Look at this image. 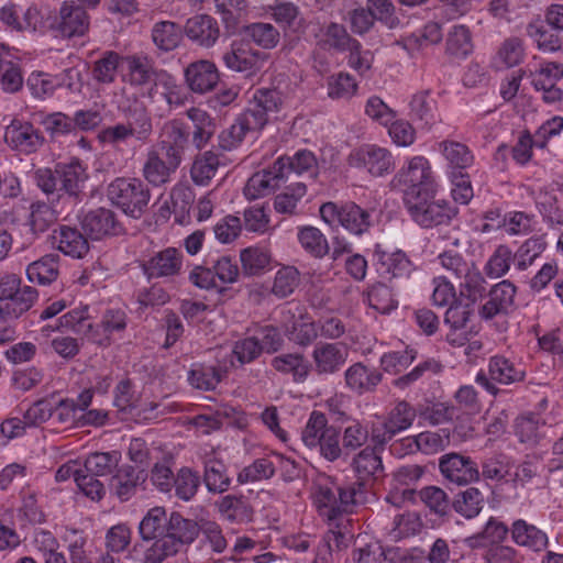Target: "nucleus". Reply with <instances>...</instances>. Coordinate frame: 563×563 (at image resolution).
<instances>
[{
	"label": "nucleus",
	"instance_id": "4be33fe9",
	"mask_svg": "<svg viewBox=\"0 0 563 563\" xmlns=\"http://www.w3.org/2000/svg\"><path fill=\"white\" fill-rule=\"evenodd\" d=\"M517 292L510 280H501L487 290L488 299L481 306L478 313L485 320H490L500 313H507L512 307Z\"/></svg>",
	"mask_w": 563,
	"mask_h": 563
},
{
	"label": "nucleus",
	"instance_id": "052dcab7",
	"mask_svg": "<svg viewBox=\"0 0 563 563\" xmlns=\"http://www.w3.org/2000/svg\"><path fill=\"white\" fill-rule=\"evenodd\" d=\"M297 236L301 247L313 257L322 258L328 254V241L318 228L311 225L299 228Z\"/></svg>",
	"mask_w": 563,
	"mask_h": 563
},
{
	"label": "nucleus",
	"instance_id": "8fccbe9b",
	"mask_svg": "<svg viewBox=\"0 0 563 563\" xmlns=\"http://www.w3.org/2000/svg\"><path fill=\"white\" fill-rule=\"evenodd\" d=\"M227 371L211 365H196L188 372V383L196 389L213 390L224 377Z\"/></svg>",
	"mask_w": 563,
	"mask_h": 563
},
{
	"label": "nucleus",
	"instance_id": "f257e3e1",
	"mask_svg": "<svg viewBox=\"0 0 563 563\" xmlns=\"http://www.w3.org/2000/svg\"><path fill=\"white\" fill-rule=\"evenodd\" d=\"M283 95L277 89H257L245 110L228 129L218 135V146L223 151L236 148L246 133L262 130L272 113L280 110Z\"/></svg>",
	"mask_w": 563,
	"mask_h": 563
},
{
	"label": "nucleus",
	"instance_id": "e2e57ef3",
	"mask_svg": "<svg viewBox=\"0 0 563 563\" xmlns=\"http://www.w3.org/2000/svg\"><path fill=\"white\" fill-rule=\"evenodd\" d=\"M124 56L117 52L108 51L93 63L92 77L99 84H112L115 81L119 65L122 64Z\"/></svg>",
	"mask_w": 563,
	"mask_h": 563
},
{
	"label": "nucleus",
	"instance_id": "a19ab883",
	"mask_svg": "<svg viewBox=\"0 0 563 563\" xmlns=\"http://www.w3.org/2000/svg\"><path fill=\"white\" fill-rule=\"evenodd\" d=\"M169 516L163 507H154L141 520L139 531L142 540L156 542L166 534Z\"/></svg>",
	"mask_w": 563,
	"mask_h": 563
},
{
	"label": "nucleus",
	"instance_id": "9b49d317",
	"mask_svg": "<svg viewBox=\"0 0 563 563\" xmlns=\"http://www.w3.org/2000/svg\"><path fill=\"white\" fill-rule=\"evenodd\" d=\"M146 96L162 118L169 115L174 108L183 106L186 99L181 86L165 70H161L157 75Z\"/></svg>",
	"mask_w": 563,
	"mask_h": 563
},
{
	"label": "nucleus",
	"instance_id": "dca6fc26",
	"mask_svg": "<svg viewBox=\"0 0 563 563\" xmlns=\"http://www.w3.org/2000/svg\"><path fill=\"white\" fill-rule=\"evenodd\" d=\"M190 131L186 123L174 119L166 121L161 130V137L157 143L163 155L181 165L185 153L189 147Z\"/></svg>",
	"mask_w": 563,
	"mask_h": 563
},
{
	"label": "nucleus",
	"instance_id": "0e129e2a",
	"mask_svg": "<svg viewBox=\"0 0 563 563\" xmlns=\"http://www.w3.org/2000/svg\"><path fill=\"white\" fill-rule=\"evenodd\" d=\"M415 418V408L406 400H400L388 412L384 422L386 423L389 433L398 434L399 432L409 429L412 426Z\"/></svg>",
	"mask_w": 563,
	"mask_h": 563
},
{
	"label": "nucleus",
	"instance_id": "9d476101",
	"mask_svg": "<svg viewBox=\"0 0 563 563\" xmlns=\"http://www.w3.org/2000/svg\"><path fill=\"white\" fill-rule=\"evenodd\" d=\"M268 55L253 47L249 40H234L230 49L223 53L222 62L232 71L245 77L258 74L267 62Z\"/></svg>",
	"mask_w": 563,
	"mask_h": 563
},
{
	"label": "nucleus",
	"instance_id": "6e6552de",
	"mask_svg": "<svg viewBox=\"0 0 563 563\" xmlns=\"http://www.w3.org/2000/svg\"><path fill=\"white\" fill-rule=\"evenodd\" d=\"M393 184L401 188L404 203L415 198L435 192L429 161L423 156L411 158L394 177Z\"/></svg>",
	"mask_w": 563,
	"mask_h": 563
},
{
	"label": "nucleus",
	"instance_id": "c03bdc74",
	"mask_svg": "<svg viewBox=\"0 0 563 563\" xmlns=\"http://www.w3.org/2000/svg\"><path fill=\"white\" fill-rule=\"evenodd\" d=\"M216 505L221 517L229 522L242 523L252 519L253 509L243 497L227 495Z\"/></svg>",
	"mask_w": 563,
	"mask_h": 563
},
{
	"label": "nucleus",
	"instance_id": "09e8293b",
	"mask_svg": "<svg viewBox=\"0 0 563 563\" xmlns=\"http://www.w3.org/2000/svg\"><path fill=\"white\" fill-rule=\"evenodd\" d=\"M484 495L476 487H468L457 493L452 500V508L465 519H473L484 507Z\"/></svg>",
	"mask_w": 563,
	"mask_h": 563
},
{
	"label": "nucleus",
	"instance_id": "0eeeda50",
	"mask_svg": "<svg viewBox=\"0 0 563 563\" xmlns=\"http://www.w3.org/2000/svg\"><path fill=\"white\" fill-rule=\"evenodd\" d=\"M434 194L409 199L405 207L418 225L431 229L440 225H449L457 214V209L449 201L434 199Z\"/></svg>",
	"mask_w": 563,
	"mask_h": 563
},
{
	"label": "nucleus",
	"instance_id": "5701e85b",
	"mask_svg": "<svg viewBox=\"0 0 563 563\" xmlns=\"http://www.w3.org/2000/svg\"><path fill=\"white\" fill-rule=\"evenodd\" d=\"M180 165L169 159L158 150H151L146 154L142 167V176L153 187H162L172 180V176Z\"/></svg>",
	"mask_w": 563,
	"mask_h": 563
},
{
	"label": "nucleus",
	"instance_id": "473e14b6",
	"mask_svg": "<svg viewBox=\"0 0 563 563\" xmlns=\"http://www.w3.org/2000/svg\"><path fill=\"white\" fill-rule=\"evenodd\" d=\"M271 366L283 375H291L295 383H303L308 378L312 364L302 353H282L271 360Z\"/></svg>",
	"mask_w": 563,
	"mask_h": 563
},
{
	"label": "nucleus",
	"instance_id": "37998d69",
	"mask_svg": "<svg viewBox=\"0 0 563 563\" xmlns=\"http://www.w3.org/2000/svg\"><path fill=\"white\" fill-rule=\"evenodd\" d=\"M220 165L219 154L213 151L199 153L192 163L190 177L198 186H207L216 176Z\"/></svg>",
	"mask_w": 563,
	"mask_h": 563
},
{
	"label": "nucleus",
	"instance_id": "412c9836",
	"mask_svg": "<svg viewBox=\"0 0 563 563\" xmlns=\"http://www.w3.org/2000/svg\"><path fill=\"white\" fill-rule=\"evenodd\" d=\"M84 232L92 240L119 235L123 231L117 214L106 208H98L87 212L81 220Z\"/></svg>",
	"mask_w": 563,
	"mask_h": 563
},
{
	"label": "nucleus",
	"instance_id": "423d86ee",
	"mask_svg": "<svg viewBox=\"0 0 563 563\" xmlns=\"http://www.w3.org/2000/svg\"><path fill=\"white\" fill-rule=\"evenodd\" d=\"M37 290L31 286H21L16 275H7L0 279V321L16 320L29 311L37 299Z\"/></svg>",
	"mask_w": 563,
	"mask_h": 563
},
{
	"label": "nucleus",
	"instance_id": "7c9ffc66",
	"mask_svg": "<svg viewBox=\"0 0 563 563\" xmlns=\"http://www.w3.org/2000/svg\"><path fill=\"white\" fill-rule=\"evenodd\" d=\"M510 537L515 544L540 553L549 545L548 534L525 519H517L510 527Z\"/></svg>",
	"mask_w": 563,
	"mask_h": 563
},
{
	"label": "nucleus",
	"instance_id": "4d7b16f0",
	"mask_svg": "<svg viewBox=\"0 0 563 563\" xmlns=\"http://www.w3.org/2000/svg\"><path fill=\"white\" fill-rule=\"evenodd\" d=\"M353 466L358 475L357 481L365 483L367 478H378L384 466L380 456L371 448L363 449L354 459Z\"/></svg>",
	"mask_w": 563,
	"mask_h": 563
},
{
	"label": "nucleus",
	"instance_id": "680f3d73",
	"mask_svg": "<svg viewBox=\"0 0 563 563\" xmlns=\"http://www.w3.org/2000/svg\"><path fill=\"white\" fill-rule=\"evenodd\" d=\"M26 276L30 282L40 285H49L58 276V263L55 255H45L38 261L31 263L26 268Z\"/></svg>",
	"mask_w": 563,
	"mask_h": 563
},
{
	"label": "nucleus",
	"instance_id": "338daca9",
	"mask_svg": "<svg viewBox=\"0 0 563 563\" xmlns=\"http://www.w3.org/2000/svg\"><path fill=\"white\" fill-rule=\"evenodd\" d=\"M330 427L324 413L316 410L312 411L301 431L303 444L309 449H317L318 444H320V439H322Z\"/></svg>",
	"mask_w": 563,
	"mask_h": 563
},
{
	"label": "nucleus",
	"instance_id": "13d9d810",
	"mask_svg": "<svg viewBox=\"0 0 563 563\" xmlns=\"http://www.w3.org/2000/svg\"><path fill=\"white\" fill-rule=\"evenodd\" d=\"M525 58L523 41L512 36L506 38L499 46L494 63L498 68H510L519 65Z\"/></svg>",
	"mask_w": 563,
	"mask_h": 563
},
{
	"label": "nucleus",
	"instance_id": "a18cd8bd",
	"mask_svg": "<svg viewBox=\"0 0 563 563\" xmlns=\"http://www.w3.org/2000/svg\"><path fill=\"white\" fill-rule=\"evenodd\" d=\"M439 147L448 162L450 172L466 173L474 161V156L470 148L456 141H442Z\"/></svg>",
	"mask_w": 563,
	"mask_h": 563
},
{
	"label": "nucleus",
	"instance_id": "c9c22d12",
	"mask_svg": "<svg viewBox=\"0 0 563 563\" xmlns=\"http://www.w3.org/2000/svg\"><path fill=\"white\" fill-rule=\"evenodd\" d=\"M53 240L60 252L74 258H81L89 251L87 238L76 228L60 225L54 231Z\"/></svg>",
	"mask_w": 563,
	"mask_h": 563
},
{
	"label": "nucleus",
	"instance_id": "20e7f679",
	"mask_svg": "<svg viewBox=\"0 0 563 563\" xmlns=\"http://www.w3.org/2000/svg\"><path fill=\"white\" fill-rule=\"evenodd\" d=\"M107 196L112 205L134 219L145 213L151 200L148 186L140 178H115L109 184Z\"/></svg>",
	"mask_w": 563,
	"mask_h": 563
},
{
	"label": "nucleus",
	"instance_id": "393cba45",
	"mask_svg": "<svg viewBox=\"0 0 563 563\" xmlns=\"http://www.w3.org/2000/svg\"><path fill=\"white\" fill-rule=\"evenodd\" d=\"M184 33L198 46L210 48L220 37V27L211 15L197 14L187 20Z\"/></svg>",
	"mask_w": 563,
	"mask_h": 563
},
{
	"label": "nucleus",
	"instance_id": "f8f14e48",
	"mask_svg": "<svg viewBox=\"0 0 563 563\" xmlns=\"http://www.w3.org/2000/svg\"><path fill=\"white\" fill-rule=\"evenodd\" d=\"M129 324V316L123 308H107L100 322L88 324L85 336L98 346H110L115 338H122Z\"/></svg>",
	"mask_w": 563,
	"mask_h": 563
},
{
	"label": "nucleus",
	"instance_id": "f704fd0d",
	"mask_svg": "<svg viewBox=\"0 0 563 563\" xmlns=\"http://www.w3.org/2000/svg\"><path fill=\"white\" fill-rule=\"evenodd\" d=\"M187 118L192 122L191 143L197 151H202L212 140L217 131L216 119L207 111L199 108H190L186 112Z\"/></svg>",
	"mask_w": 563,
	"mask_h": 563
},
{
	"label": "nucleus",
	"instance_id": "69168bd1",
	"mask_svg": "<svg viewBox=\"0 0 563 563\" xmlns=\"http://www.w3.org/2000/svg\"><path fill=\"white\" fill-rule=\"evenodd\" d=\"M446 53L464 58L473 51L472 35L467 26L453 25L446 37Z\"/></svg>",
	"mask_w": 563,
	"mask_h": 563
},
{
	"label": "nucleus",
	"instance_id": "2eb2a0df",
	"mask_svg": "<svg viewBox=\"0 0 563 563\" xmlns=\"http://www.w3.org/2000/svg\"><path fill=\"white\" fill-rule=\"evenodd\" d=\"M4 142L12 151L31 155L42 148L45 144V137L33 123L14 119L5 128Z\"/></svg>",
	"mask_w": 563,
	"mask_h": 563
},
{
	"label": "nucleus",
	"instance_id": "58836bf2",
	"mask_svg": "<svg viewBox=\"0 0 563 563\" xmlns=\"http://www.w3.org/2000/svg\"><path fill=\"white\" fill-rule=\"evenodd\" d=\"M338 487L333 481L318 484L313 493V504L316 505L320 516L324 517L329 522L340 518V508L338 503Z\"/></svg>",
	"mask_w": 563,
	"mask_h": 563
},
{
	"label": "nucleus",
	"instance_id": "603ef678",
	"mask_svg": "<svg viewBox=\"0 0 563 563\" xmlns=\"http://www.w3.org/2000/svg\"><path fill=\"white\" fill-rule=\"evenodd\" d=\"M201 485V475L198 471L183 466L175 475V496L183 501H190L198 493Z\"/></svg>",
	"mask_w": 563,
	"mask_h": 563
},
{
	"label": "nucleus",
	"instance_id": "49530a36",
	"mask_svg": "<svg viewBox=\"0 0 563 563\" xmlns=\"http://www.w3.org/2000/svg\"><path fill=\"white\" fill-rule=\"evenodd\" d=\"M357 42L346 30L338 22H330L323 29V38L320 41L322 48L336 53H345Z\"/></svg>",
	"mask_w": 563,
	"mask_h": 563
},
{
	"label": "nucleus",
	"instance_id": "1a4fd4ad",
	"mask_svg": "<svg viewBox=\"0 0 563 563\" xmlns=\"http://www.w3.org/2000/svg\"><path fill=\"white\" fill-rule=\"evenodd\" d=\"M320 216L330 225H342L346 231L355 235H362L372 225V213L354 202L338 206L334 202H325L320 207Z\"/></svg>",
	"mask_w": 563,
	"mask_h": 563
},
{
	"label": "nucleus",
	"instance_id": "6ab92c4d",
	"mask_svg": "<svg viewBox=\"0 0 563 563\" xmlns=\"http://www.w3.org/2000/svg\"><path fill=\"white\" fill-rule=\"evenodd\" d=\"M183 267V254L175 247H166L143 261L141 268L148 280L178 275Z\"/></svg>",
	"mask_w": 563,
	"mask_h": 563
},
{
	"label": "nucleus",
	"instance_id": "6e6d98bb",
	"mask_svg": "<svg viewBox=\"0 0 563 563\" xmlns=\"http://www.w3.org/2000/svg\"><path fill=\"white\" fill-rule=\"evenodd\" d=\"M338 487V503L340 508V517L343 514L353 511L354 506L364 503L366 486L362 481L346 482L339 484Z\"/></svg>",
	"mask_w": 563,
	"mask_h": 563
},
{
	"label": "nucleus",
	"instance_id": "4468645a",
	"mask_svg": "<svg viewBox=\"0 0 563 563\" xmlns=\"http://www.w3.org/2000/svg\"><path fill=\"white\" fill-rule=\"evenodd\" d=\"M349 165L365 168L372 176L382 177L395 168L391 153L384 147L367 144L353 150L347 158Z\"/></svg>",
	"mask_w": 563,
	"mask_h": 563
},
{
	"label": "nucleus",
	"instance_id": "c756f323",
	"mask_svg": "<svg viewBox=\"0 0 563 563\" xmlns=\"http://www.w3.org/2000/svg\"><path fill=\"white\" fill-rule=\"evenodd\" d=\"M353 533L347 529L346 525H335L330 528L323 539L314 548V558L312 563H332V551L345 550Z\"/></svg>",
	"mask_w": 563,
	"mask_h": 563
},
{
	"label": "nucleus",
	"instance_id": "79ce46f5",
	"mask_svg": "<svg viewBox=\"0 0 563 563\" xmlns=\"http://www.w3.org/2000/svg\"><path fill=\"white\" fill-rule=\"evenodd\" d=\"M184 29L173 21H159L152 27V41L162 52H170L179 46Z\"/></svg>",
	"mask_w": 563,
	"mask_h": 563
},
{
	"label": "nucleus",
	"instance_id": "5fc2aeb1",
	"mask_svg": "<svg viewBox=\"0 0 563 563\" xmlns=\"http://www.w3.org/2000/svg\"><path fill=\"white\" fill-rule=\"evenodd\" d=\"M244 35L263 49L275 48L280 41L279 31L271 23L254 22L244 27Z\"/></svg>",
	"mask_w": 563,
	"mask_h": 563
},
{
	"label": "nucleus",
	"instance_id": "bb28decb",
	"mask_svg": "<svg viewBox=\"0 0 563 563\" xmlns=\"http://www.w3.org/2000/svg\"><path fill=\"white\" fill-rule=\"evenodd\" d=\"M147 478L145 470L124 464L117 467L115 474L110 478L109 487L121 501H128L136 494Z\"/></svg>",
	"mask_w": 563,
	"mask_h": 563
},
{
	"label": "nucleus",
	"instance_id": "ea45409f",
	"mask_svg": "<svg viewBox=\"0 0 563 563\" xmlns=\"http://www.w3.org/2000/svg\"><path fill=\"white\" fill-rule=\"evenodd\" d=\"M275 163L280 167L282 164L285 165L280 170L286 181L292 174L299 176L308 173L310 177H316L317 175V159L313 153L307 150L298 151L292 157L282 156Z\"/></svg>",
	"mask_w": 563,
	"mask_h": 563
},
{
	"label": "nucleus",
	"instance_id": "39448f33",
	"mask_svg": "<svg viewBox=\"0 0 563 563\" xmlns=\"http://www.w3.org/2000/svg\"><path fill=\"white\" fill-rule=\"evenodd\" d=\"M526 378V365L520 360L496 354L488 360L487 374L481 371L475 382L496 397L503 391L497 384L517 385L523 383Z\"/></svg>",
	"mask_w": 563,
	"mask_h": 563
},
{
	"label": "nucleus",
	"instance_id": "774afa93",
	"mask_svg": "<svg viewBox=\"0 0 563 563\" xmlns=\"http://www.w3.org/2000/svg\"><path fill=\"white\" fill-rule=\"evenodd\" d=\"M352 560L354 563H383L386 560V554L378 541L363 542L356 540L352 551Z\"/></svg>",
	"mask_w": 563,
	"mask_h": 563
},
{
	"label": "nucleus",
	"instance_id": "aec40b11",
	"mask_svg": "<svg viewBox=\"0 0 563 563\" xmlns=\"http://www.w3.org/2000/svg\"><path fill=\"white\" fill-rule=\"evenodd\" d=\"M184 77L189 90L197 95H205L214 90L220 81L217 65L208 59L190 63L184 70Z\"/></svg>",
	"mask_w": 563,
	"mask_h": 563
},
{
	"label": "nucleus",
	"instance_id": "a878e982",
	"mask_svg": "<svg viewBox=\"0 0 563 563\" xmlns=\"http://www.w3.org/2000/svg\"><path fill=\"white\" fill-rule=\"evenodd\" d=\"M408 106L410 120L420 129L430 130L441 120L437 101L429 89L413 93Z\"/></svg>",
	"mask_w": 563,
	"mask_h": 563
},
{
	"label": "nucleus",
	"instance_id": "de8ad7c7",
	"mask_svg": "<svg viewBox=\"0 0 563 563\" xmlns=\"http://www.w3.org/2000/svg\"><path fill=\"white\" fill-rule=\"evenodd\" d=\"M487 294V282L479 269L474 265L468 273L459 280L460 299H466L474 305Z\"/></svg>",
	"mask_w": 563,
	"mask_h": 563
},
{
	"label": "nucleus",
	"instance_id": "2f4dec72",
	"mask_svg": "<svg viewBox=\"0 0 563 563\" xmlns=\"http://www.w3.org/2000/svg\"><path fill=\"white\" fill-rule=\"evenodd\" d=\"M201 482L210 494H223L231 487L232 479L227 464L216 456L203 460V475Z\"/></svg>",
	"mask_w": 563,
	"mask_h": 563
},
{
	"label": "nucleus",
	"instance_id": "cd10ccee",
	"mask_svg": "<svg viewBox=\"0 0 563 563\" xmlns=\"http://www.w3.org/2000/svg\"><path fill=\"white\" fill-rule=\"evenodd\" d=\"M285 165L282 164V168ZM285 183L286 180L284 179L280 166H277L276 163H274L267 169L260 170L249 178L244 187V196L249 200H256L261 197L267 196Z\"/></svg>",
	"mask_w": 563,
	"mask_h": 563
},
{
	"label": "nucleus",
	"instance_id": "b1692460",
	"mask_svg": "<svg viewBox=\"0 0 563 563\" xmlns=\"http://www.w3.org/2000/svg\"><path fill=\"white\" fill-rule=\"evenodd\" d=\"M374 256L376 258L377 271L390 278H409L416 266L401 250L386 251L376 246Z\"/></svg>",
	"mask_w": 563,
	"mask_h": 563
},
{
	"label": "nucleus",
	"instance_id": "72a5a7b5",
	"mask_svg": "<svg viewBox=\"0 0 563 563\" xmlns=\"http://www.w3.org/2000/svg\"><path fill=\"white\" fill-rule=\"evenodd\" d=\"M345 384L352 391L362 395L373 391L382 382L383 375L363 363L351 365L344 373Z\"/></svg>",
	"mask_w": 563,
	"mask_h": 563
},
{
	"label": "nucleus",
	"instance_id": "a211bd4d",
	"mask_svg": "<svg viewBox=\"0 0 563 563\" xmlns=\"http://www.w3.org/2000/svg\"><path fill=\"white\" fill-rule=\"evenodd\" d=\"M347 356L345 344L319 342L311 353L312 368L318 375H333L345 365Z\"/></svg>",
	"mask_w": 563,
	"mask_h": 563
},
{
	"label": "nucleus",
	"instance_id": "7ed1b4c3",
	"mask_svg": "<svg viewBox=\"0 0 563 563\" xmlns=\"http://www.w3.org/2000/svg\"><path fill=\"white\" fill-rule=\"evenodd\" d=\"M154 133L153 119L143 104L135 103L124 110V121L104 128L99 133V140L112 147L126 144L134 140L147 144Z\"/></svg>",
	"mask_w": 563,
	"mask_h": 563
},
{
	"label": "nucleus",
	"instance_id": "ddd939ff",
	"mask_svg": "<svg viewBox=\"0 0 563 563\" xmlns=\"http://www.w3.org/2000/svg\"><path fill=\"white\" fill-rule=\"evenodd\" d=\"M49 27L62 37L84 36L89 29V15L74 1H64L58 12L51 18Z\"/></svg>",
	"mask_w": 563,
	"mask_h": 563
},
{
	"label": "nucleus",
	"instance_id": "3c124183",
	"mask_svg": "<svg viewBox=\"0 0 563 563\" xmlns=\"http://www.w3.org/2000/svg\"><path fill=\"white\" fill-rule=\"evenodd\" d=\"M272 255L262 246H250L241 251L242 273L246 276H258L269 266Z\"/></svg>",
	"mask_w": 563,
	"mask_h": 563
},
{
	"label": "nucleus",
	"instance_id": "f3484780",
	"mask_svg": "<svg viewBox=\"0 0 563 563\" xmlns=\"http://www.w3.org/2000/svg\"><path fill=\"white\" fill-rule=\"evenodd\" d=\"M439 468L446 481L456 485H467L478 481L481 476L477 463L459 453L441 456Z\"/></svg>",
	"mask_w": 563,
	"mask_h": 563
},
{
	"label": "nucleus",
	"instance_id": "f03ea898",
	"mask_svg": "<svg viewBox=\"0 0 563 563\" xmlns=\"http://www.w3.org/2000/svg\"><path fill=\"white\" fill-rule=\"evenodd\" d=\"M199 533L200 527L197 521L173 511L169 515L166 534L146 549L143 563H163L180 552L184 547L194 543Z\"/></svg>",
	"mask_w": 563,
	"mask_h": 563
},
{
	"label": "nucleus",
	"instance_id": "864d4df0",
	"mask_svg": "<svg viewBox=\"0 0 563 563\" xmlns=\"http://www.w3.org/2000/svg\"><path fill=\"white\" fill-rule=\"evenodd\" d=\"M121 453L117 450L110 452L90 453L84 463L82 471L95 476H107L118 467Z\"/></svg>",
	"mask_w": 563,
	"mask_h": 563
},
{
	"label": "nucleus",
	"instance_id": "bf43d9fd",
	"mask_svg": "<svg viewBox=\"0 0 563 563\" xmlns=\"http://www.w3.org/2000/svg\"><path fill=\"white\" fill-rule=\"evenodd\" d=\"M307 186L301 183H292L278 194L274 199V208L276 212L283 214L295 216L298 214V202L306 196Z\"/></svg>",
	"mask_w": 563,
	"mask_h": 563
},
{
	"label": "nucleus",
	"instance_id": "e433bc0d",
	"mask_svg": "<svg viewBox=\"0 0 563 563\" xmlns=\"http://www.w3.org/2000/svg\"><path fill=\"white\" fill-rule=\"evenodd\" d=\"M54 221V211L45 202L32 203L27 221L23 224L25 239L23 244H31L37 235L45 232Z\"/></svg>",
	"mask_w": 563,
	"mask_h": 563
},
{
	"label": "nucleus",
	"instance_id": "c85d7f7f",
	"mask_svg": "<svg viewBox=\"0 0 563 563\" xmlns=\"http://www.w3.org/2000/svg\"><path fill=\"white\" fill-rule=\"evenodd\" d=\"M56 173L63 192L69 198L77 199L88 179L82 162L76 157L68 162H59L56 164Z\"/></svg>",
	"mask_w": 563,
	"mask_h": 563
},
{
	"label": "nucleus",
	"instance_id": "4c0bfd02",
	"mask_svg": "<svg viewBox=\"0 0 563 563\" xmlns=\"http://www.w3.org/2000/svg\"><path fill=\"white\" fill-rule=\"evenodd\" d=\"M122 65L125 68L128 81L135 87L152 85L161 73L146 57L136 55L124 56Z\"/></svg>",
	"mask_w": 563,
	"mask_h": 563
}]
</instances>
